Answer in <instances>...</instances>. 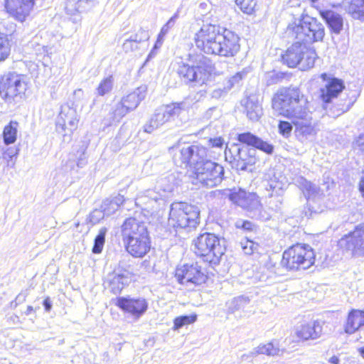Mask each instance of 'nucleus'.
Returning a JSON list of instances; mask_svg holds the SVG:
<instances>
[{
  "label": "nucleus",
  "instance_id": "obj_1",
  "mask_svg": "<svg viewBox=\"0 0 364 364\" xmlns=\"http://www.w3.org/2000/svg\"><path fill=\"white\" fill-rule=\"evenodd\" d=\"M193 41L196 48L207 55L230 58L240 50L239 36L218 23L203 21Z\"/></svg>",
  "mask_w": 364,
  "mask_h": 364
},
{
  "label": "nucleus",
  "instance_id": "obj_2",
  "mask_svg": "<svg viewBox=\"0 0 364 364\" xmlns=\"http://www.w3.org/2000/svg\"><path fill=\"white\" fill-rule=\"evenodd\" d=\"M236 139L239 143L227 146L225 157L237 171H247L249 166L255 164L257 160L256 149L268 155L272 154L274 150L273 144L250 132L237 134Z\"/></svg>",
  "mask_w": 364,
  "mask_h": 364
},
{
  "label": "nucleus",
  "instance_id": "obj_3",
  "mask_svg": "<svg viewBox=\"0 0 364 364\" xmlns=\"http://www.w3.org/2000/svg\"><path fill=\"white\" fill-rule=\"evenodd\" d=\"M121 232L125 250L131 256L142 258L149 252L151 241L144 222L128 218L121 226Z\"/></svg>",
  "mask_w": 364,
  "mask_h": 364
},
{
  "label": "nucleus",
  "instance_id": "obj_4",
  "mask_svg": "<svg viewBox=\"0 0 364 364\" xmlns=\"http://www.w3.org/2000/svg\"><path fill=\"white\" fill-rule=\"evenodd\" d=\"M307 98L296 87L280 88L272 99V107L278 115L289 119L308 107Z\"/></svg>",
  "mask_w": 364,
  "mask_h": 364
},
{
  "label": "nucleus",
  "instance_id": "obj_5",
  "mask_svg": "<svg viewBox=\"0 0 364 364\" xmlns=\"http://www.w3.org/2000/svg\"><path fill=\"white\" fill-rule=\"evenodd\" d=\"M286 33L293 39L309 44L323 41L325 28L316 18L301 16L298 22L295 21L287 26Z\"/></svg>",
  "mask_w": 364,
  "mask_h": 364
},
{
  "label": "nucleus",
  "instance_id": "obj_6",
  "mask_svg": "<svg viewBox=\"0 0 364 364\" xmlns=\"http://www.w3.org/2000/svg\"><path fill=\"white\" fill-rule=\"evenodd\" d=\"M199 215L198 206L185 202H174L170 207L168 225L176 232H190L199 224Z\"/></svg>",
  "mask_w": 364,
  "mask_h": 364
},
{
  "label": "nucleus",
  "instance_id": "obj_7",
  "mask_svg": "<svg viewBox=\"0 0 364 364\" xmlns=\"http://www.w3.org/2000/svg\"><path fill=\"white\" fill-rule=\"evenodd\" d=\"M147 85H141L132 92L124 95L121 100L114 105L102 120L105 127L119 123L129 112L135 110L147 95Z\"/></svg>",
  "mask_w": 364,
  "mask_h": 364
},
{
  "label": "nucleus",
  "instance_id": "obj_8",
  "mask_svg": "<svg viewBox=\"0 0 364 364\" xmlns=\"http://www.w3.org/2000/svg\"><path fill=\"white\" fill-rule=\"evenodd\" d=\"M194 252L210 266L218 264L225 247L220 238L210 232L199 235L194 240Z\"/></svg>",
  "mask_w": 364,
  "mask_h": 364
},
{
  "label": "nucleus",
  "instance_id": "obj_9",
  "mask_svg": "<svg viewBox=\"0 0 364 364\" xmlns=\"http://www.w3.org/2000/svg\"><path fill=\"white\" fill-rule=\"evenodd\" d=\"M188 56L192 64L179 63L176 70L178 77L186 84L203 83L211 71V60L203 54Z\"/></svg>",
  "mask_w": 364,
  "mask_h": 364
},
{
  "label": "nucleus",
  "instance_id": "obj_10",
  "mask_svg": "<svg viewBox=\"0 0 364 364\" xmlns=\"http://www.w3.org/2000/svg\"><path fill=\"white\" fill-rule=\"evenodd\" d=\"M315 262L313 249L306 244H296L285 250L280 265L288 271L307 269Z\"/></svg>",
  "mask_w": 364,
  "mask_h": 364
},
{
  "label": "nucleus",
  "instance_id": "obj_11",
  "mask_svg": "<svg viewBox=\"0 0 364 364\" xmlns=\"http://www.w3.org/2000/svg\"><path fill=\"white\" fill-rule=\"evenodd\" d=\"M27 84L24 77L16 72L0 75V97L8 105H15L25 97Z\"/></svg>",
  "mask_w": 364,
  "mask_h": 364
},
{
  "label": "nucleus",
  "instance_id": "obj_12",
  "mask_svg": "<svg viewBox=\"0 0 364 364\" xmlns=\"http://www.w3.org/2000/svg\"><path fill=\"white\" fill-rule=\"evenodd\" d=\"M228 198L246 210L253 219L267 221L271 218L270 214L263 208L259 198L255 193L247 192L242 188H234L230 191Z\"/></svg>",
  "mask_w": 364,
  "mask_h": 364
},
{
  "label": "nucleus",
  "instance_id": "obj_13",
  "mask_svg": "<svg viewBox=\"0 0 364 364\" xmlns=\"http://www.w3.org/2000/svg\"><path fill=\"white\" fill-rule=\"evenodd\" d=\"M316 57L314 50L301 41L296 40L282 55V60L289 68L299 67L301 70H307L314 66Z\"/></svg>",
  "mask_w": 364,
  "mask_h": 364
},
{
  "label": "nucleus",
  "instance_id": "obj_14",
  "mask_svg": "<svg viewBox=\"0 0 364 364\" xmlns=\"http://www.w3.org/2000/svg\"><path fill=\"white\" fill-rule=\"evenodd\" d=\"M183 102L163 105L156 108L150 119L144 125V132L151 134L160 127L173 122L185 109Z\"/></svg>",
  "mask_w": 364,
  "mask_h": 364
},
{
  "label": "nucleus",
  "instance_id": "obj_15",
  "mask_svg": "<svg viewBox=\"0 0 364 364\" xmlns=\"http://www.w3.org/2000/svg\"><path fill=\"white\" fill-rule=\"evenodd\" d=\"M197 181L203 187L212 188L220 185L223 178L225 170L223 166L213 161L210 158L193 171Z\"/></svg>",
  "mask_w": 364,
  "mask_h": 364
},
{
  "label": "nucleus",
  "instance_id": "obj_16",
  "mask_svg": "<svg viewBox=\"0 0 364 364\" xmlns=\"http://www.w3.org/2000/svg\"><path fill=\"white\" fill-rule=\"evenodd\" d=\"M291 120L295 127V136L299 141L307 144L315 139L318 130V123L313 119L312 112L308 107Z\"/></svg>",
  "mask_w": 364,
  "mask_h": 364
},
{
  "label": "nucleus",
  "instance_id": "obj_17",
  "mask_svg": "<svg viewBox=\"0 0 364 364\" xmlns=\"http://www.w3.org/2000/svg\"><path fill=\"white\" fill-rule=\"evenodd\" d=\"M175 277L179 284L186 287L200 285L208 279L206 269L203 268L198 262L184 264L178 267Z\"/></svg>",
  "mask_w": 364,
  "mask_h": 364
},
{
  "label": "nucleus",
  "instance_id": "obj_18",
  "mask_svg": "<svg viewBox=\"0 0 364 364\" xmlns=\"http://www.w3.org/2000/svg\"><path fill=\"white\" fill-rule=\"evenodd\" d=\"M210 158L208 149L199 144L184 146L179 153L180 166H190L193 171L199 166V164H203Z\"/></svg>",
  "mask_w": 364,
  "mask_h": 364
},
{
  "label": "nucleus",
  "instance_id": "obj_19",
  "mask_svg": "<svg viewBox=\"0 0 364 364\" xmlns=\"http://www.w3.org/2000/svg\"><path fill=\"white\" fill-rule=\"evenodd\" d=\"M79 117L75 108L69 105L61 106L56 119V131L63 136V140L70 139V136L78 124Z\"/></svg>",
  "mask_w": 364,
  "mask_h": 364
},
{
  "label": "nucleus",
  "instance_id": "obj_20",
  "mask_svg": "<svg viewBox=\"0 0 364 364\" xmlns=\"http://www.w3.org/2000/svg\"><path fill=\"white\" fill-rule=\"evenodd\" d=\"M112 301L122 311L131 315L135 319L141 318L149 306L147 300L141 296H117Z\"/></svg>",
  "mask_w": 364,
  "mask_h": 364
},
{
  "label": "nucleus",
  "instance_id": "obj_21",
  "mask_svg": "<svg viewBox=\"0 0 364 364\" xmlns=\"http://www.w3.org/2000/svg\"><path fill=\"white\" fill-rule=\"evenodd\" d=\"M320 78L323 85L319 89V97L323 103H331L346 88L344 81L331 73H323L320 75Z\"/></svg>",
  "mask_w": 364,
  "mask_h": 364
},
{
  "label": "nucleus",
  "instance_id": "obj_22",
  "mask_svg": "<svg viewBox=\"0 0 364 364\" xmlns=\"http://www.w3.org/2000/svg\"><path fill=\"white\" fill-rule=\"evenodd\" d=\"M297 186L302 191L306 200V206L304 207L303 214L308 218L313 217L314 214L323 212V208L316 205V198L319 188L304 177L300 176L296 179Z\"/></svg>",
  "mask_w": 364,
  "mask_h": 364
},
{
  "label": "nucleus",
  "instance_id": "obj_23",
  "mask_svg": "<svg viewBox=\"0 0 364 364\" xmlns=\"http://www.w3.org/2000/svg\"><path fill=\"white\" fill-rule=\"evenodd\" d=\"M341 247L350 251L354 255H364V224L357 225L355 229L341 238Z\"/></svg>",
  "mask_w": 364,
  "mask_h": 364
},
{
  "label": "nucleus",
  "instance_id": "obj_24",
  "mask_svg": "<svg viewBox=\"0 0 364 364\" xmlns=\"http://www.w3.org/2000/svg\"><path fill=\"white\" fill-rule=\"evenodd\" d=\"M36 0H4V8L10 16L23 22L30 15Z\"/></svg>",
  "mask_w": 364,
  "mask_h": 364
},
{
  "label": "nucleus",
  "instance_id": "obj_25",
  "mask_svg": "<svg viewBox=\"0 0 364 364\" xmlns=\"http://www.w3.org/2000/svg\"><path fill=\"white\" fill-rule=\"evenodd\" d=\"M178 186V181L176 180L175 175L170 174L157 181L155 188L157 189L158 192L149 190L147 191V196L157 201L162 197H166L168 193H173Z\"/></svg>",
  "mask_w": 364,
  "mask_h": 364
},
{
  "label": "nucleus",
  "instance_id": "obj_26",
  "mask_svg": "<svg viewBox=\"0 0 364 364\" xmlns=\"http://www.w3.org/2000/svg\"><path fill=\"white\" fill-rule=\"evenodd\" d=\"M322 328L321 321H312L299 326L296 329V334L298 338L304 341L315 340L321 336Z\"/></svg>",
  "mask_w": 364,
  "mask_h": 364
},
{
  "label": "nucleus",
  "instance_id": "obj_27",
  "mask_svg": "<svg viewBox=\"0 0 364 364\" xmlns=\"http://www.w3.org/2000/svg\"><path fill=\"white\" fill-rule=\"evenodd\" d=\"M127 277L116 272H110L107 274L105 281V288L112 294L119 295L122 291L131 282Z\"/></svg>",
  "mask_w": 364,
  "mask_h": 364
},
{
  "label": "nucleus",
  "instance_id": "obj_28",
  "mask_svg": "<svg viewBox=\"0 0 364 364\" xmlns=\"http://www.w3.org/2000/svg\"><path fill=\"white\" fill-rule=\"evenodd\" d=\"M241 104L244 107V111L250 120L257 122L262 116L263 109L257 96L251 95L243 100Z\"/></svg>",
  "mask_w": 364,
  "mask_h": 364
},
{
  "label": "nucleus",
  "instance_id": "obj_29",
  "mask_svg": "<svg viewBox=\"0 0 364 364\" xmlns=\"http://www.w3.org/2000/svg\"><path fill=\"white\" fill-rule=\"evenodd\" d=\"M364 326V309H351L348 314L346 323L344 326L345 332L348 334H353L361 326Z\"/></svg>",
  "mask_w": 364,
  "mask_h": 364
},
{
  "label": "nucleus",
  "instance_id": "obj_30",
  "mask_svg": "<svg viewBox=\"0 0 364 364\" xmlns=\"http://www.w3.org/2000/svg\"><path fill=\"white\" fill-rule=\"evenodd\" d=\"M251 298L246 294H241L228 299L225 304V311L227 314H233L236 312H245L250 306Z\"/></svg>",
  "mask_w": 364,
  "mask_h": 364
},
{
  "label": "nucleus",
  "instance_id": "obj_31",
  "mask_svg": "<svg viewBox=\"0 0 364 364\" xmlns=\"http://www.w3.org/2000/svg\"><path fill=\"white\" fill-rule=\"evenodd\" d=\"M320 15L331 33L335 34L341 33L343 26V19L341 15L332 10L320 11Z\"/></svg>",
  "mask_w": 364,
  "mask_h": 364
},
{
  "label": "nucleus",
  "instance_id": "obj_32",
  "mask_svg": "<svg viewBox=\"0 0 364 364\" xmlns=\"http://www.w3.org/2000/svg\"><path fill=\"white\" fill-rule=\"evenodd\" d=\"M124 200V196L118 193L115 196L104 200L100 207L102 211L105 212L106 217H108L114 214Z\"/></svg>",
  "mask_w": 364,
  "mask_h": 364
},
{
  "label": "nucleus",
  "instance_id": "obj_33",
  "mask_svg": "<svg viewBox=\"0 0 364 364\" xmlns=\"http://www.w3.org/2000/svg\"><path fill=\"white\" fill-rule=\"evenodd\" d=\"M18 122L14 121H11L9 124H7L3 132V138L4 142L6 145H9L14 144L17 138V127Z\"/></svg>",
  "mask_w": 364,
  "mask_h": 364
},
{
  "label": "nucleus",
  "instance_id": "obj_34",
  "mask_svg": "<svg viewBox=\"0 0 364 364\" xmlns=\"http://www.w3.org/2000/svg\"><path fill=\"white\" fill-rule=\"evenodd\" d=\"M129 259L123 258L119 260L117 266L112 271L116 274L124 275L132 280V268Z\"/></svg>",
  "mask_w": 364,
  "mask_h": 364
},
{
  "label": "nucleus",
  "instance_id": "obj_35",
  "mask_svg": "<svg viewBox=\"0 0 364 364\" xmlns=\"http://www.w3.org/2000/svg\"><path fill=\"white\" fill-rule=\"evenodd\" d=\"M107 232V228L102 227L100 229L98 234L95 237L94 245L92 249L94 254H100L102 252L105 242Z\"/></svg>",
  "mask_w": 364,
  "mask_h": 364
},
{
  "label": "nucleus",
  "instance_id": "obj_36",
  "mask_svg": "<svg viewBox=\"0 0 364 364\" xmlns=\"http://www.w3.org/2000/svg\"><path fill=\"white\" fill-rule=\"evenodd\" d=\"M114 85V77L112 75H109L101 80L99 85L96 89V94L98 96H105L109 93Z\"/></svg>",
  "mask_w": 364,
  "mask_h": 364
},
{
  "label": "nucleus",
  "instance_id": "obj_37",
  "mask_svg": "<svg viewBox=\"0 0 364 364\" xmlns=\"http://www.w3.org/2000/svg\"><path fill=\"white\" fill-rule=\"evenodd\" d=\"M197 320V315L192 314L190 315H183L177 316L173 320V330L177 331L182 327L193 323Z\"/></svg>",
  "mask_w": 364,
  "mask_h": 364
},
{
  "label": "nucleus",
  "instance_id": "obj_38",
  "mask_svg": "<svg viewBox=\"0 0 364 364\" xmlns=\"http://www.w3.org/2000/svg\"><path fill=\"white\" fill-rule=\"evenodd\" d=\"M289 77L287 73L272 70L266 74V82L267 85H272L282 82Z\"/></svg>",
  "mask_w": 364,
  "mask_h": 364
},
{
  "label": "nucleus",
  "instance_id": "obj_39",
  "mask_svg": "<svg viewBox=\"0 0 364 364\" xmlns=\"http://www.w3.org/2000/svg\"><path fill=\"white\" fill-rule=\"evenodd\" d=\"M256 352L258 354L274 356L279 355L280 349L277 344L275 345L273 342H269L267 344L259 345L257 346Z\"/></svg>",
  "mask_w": 364,
  "mask_h": 364
},
{
  "label": "nucleus",
  "instance_id": "obj_40",
  "mask_svg": "<svg viewBox=\"0 0 364 364\" xmlns=\"http://www.w3.org/2000/svg\"><path fill=\"white\" fill-rule=\"evenodd\" d=\"M10 50L8 36L0 33V62L4 61L9 57Z\"/></svg>",
  "mask_w": 364,
  "mask_h": 364
},
{
  "label": "nucleus",
  "instance_id": "obj_41",
  "mask_svg": "<svg viewBox=\"0 0 364 364\" xmlns=\"http://www.w3.org/2000/svg\"><path fill=\"white\" fill-rule=\"evenodd\" d=\"M235 4L245 14H252L255 10L257 0H235Z\"/></svg>",
  "mask_w": 364,
  "mask_h": 364
},
{
  "label": "nucleus",
  "instance_id": "obj_42",
  "mask_svg": "<svg viewBox=\"0 0 364 364\" xmlns=\"http://www.w3.org/2000/svg\"><path fill=\"white\" fill-rule=\"evenodd\" d=\"M132 37V41H134L137 45H139L141 43L147 41L149 38V32L148 30H145L142 28H140L136 33H126L124 36Z\"/></svg>",
  "mask_w": 364,
  "mask_h": 364
},
{
  "label": "nucleus",
  "instance_id": "obj_43",
  "mask_svg": "<svg viewBox=\"0 0 364 364\" xmlns=\"http://www.w3.org/2000/svg\"><path fill=\"white\" fill-rule=\"evenodd\" d=\"M363 4H364V0H350L346 11L353 18H359L361 15L358 13V11L360 9Z\"/></svg>",
  "mask_w": 364,
  "mask_h": 364
},
{
  "label": "nucleus",
  "instance_id": "obj_44",
  "mask_svg": "<svg viewBox=\"0 0 364 364\" xmlns=\"http://www.w3.org/2000/svg\"><path fill=\"white\" fill-rule=\"evenodd\" d=\"M179 18V11L178 10L168 20V21L162 26L159 34L163 36H166V35L169 32V31L174 27L176 21Z\"/></svg>",
  "mask_w": 364,
  "mask_h": 364
},
{
  "label": "nucleus",
  "instance_id": "obj_45",
  "mask_svg": "<svg viewBox=\"0 0 364 364\" xmlns=\"http://www.w3.org/2000/svg\"><path fill=\"white\" fill-rule=\"evenodd\" d=\"M283 203V196L280 193H277L276 195H274L272 193L270 195V200L269 201V208L272 210L277 212L281 210L282 205Z\"/></svg>",
  "mask_w": 364,
  "mask_h": 364
},
{
  "label": "nucleus",
  "instance_id": "obj_46",
  "mask_svg": "<svg viewBox=\"0 0 364 364\" xmlns=\"http://www.w3.org/2000/svg\"><path fill=\"white\" fill-rule=\"evenodd\" d=\"M240 245L242 251L246 255H252L257 249L258 247V244L247 238L242 240L240 242Z\"/></svg>",
  "mask_w": 364,
  "mask_h": 364
},
{
  "label": "nucleus",
  "instance_id": "obj_47",
  "mask_svg": "<svg viewBox=\"0 0 364 364\" xmlns=\"http://www.w3.org/2000/svg\"><path fill=\"white\" fill-rule=\"evenodd\" d=\"M246 75V73L244 71L237 72L234 75L231 76L224 83L230 90L235 86L240 84L244 77Z\"/></svg>",
  "mask_w": 364,
  "mask_h": 364
},
{
  "label": "nucleus",
  "instance_id": "obj_48",
  "mask_svg": "<svg viewBox=\"0 0 364 364\" xmlns=\"http://www.w3.org/2000/svg\"><path fill=\"white\" fill-rule=\"evenodd\" d=\"M105 217H106V215L101 208H95L90 213L89 222L92 225H95L100 223Z\"/></svg>",
  "mask_w": 364,
  "mask_h": 364
},
{
  "label": "nucleus",
  "instance_id": "obj_49",
  "mask_svg": "<svg viewBox=\"0 0 364 364\" xmlns=\"http://www.w3.org/2000/svg\"><path fill=\"white\" fill-rule=\"evenodd\" d=\"M80 0H66L65 9L68 14H74L76 12H80Z\"/></svg>",
  "mask_w": 364,
  "mask_h": 364
},
{
  "label": "nucleus",
  "instance_id": "obj_50",
  "mask_svg": "<svg viewBox=\"0 0 364 364\" xmlns=\"http://www.w3.org/2000/svg\"><path fill=\"white\" fill-rule=\"evenodd\" d=\"M122 48L124 52L129 53L139 50V46L134 41H132V37H129L127 36L122 44Z\"/></svg>",
  "mask_w": 364,
  "mask_h": 364
},
{
  "label": "nucleus",
  "instance_id": "obj_51",
  "mask_svg": "<svg viewBox=\"0 0 364 364\" xmlns=\"http://www.w3.org/2000/svg\"><path fill=\"white\" fill-rule=\"evenodd\" d=\"M293 123L287 121H279L278 124V129L279 133L283 136H289L292 131Z\"/></svg>",
  "mask_w": 364,
  "mask_h": 364
},
{
  "label": "nucleus",
  "instance_id": "obj_52",
  "mask_svg": "<svg viewBox=\"0 0 364 364\" xmlns=\"http://www.w3.org/2000/svg\"><path fill=\"white\" fill-rule=\"evenodd\" d=\"M237 228H240L246 231L252 232L256 230V225L249 220H240L235 223Z\"/></svg>",
  "mask_w": 364,
  "mask_h": 364
},
{
  "label": "nucleus",
  "instance_id": "obj_53",
  "mask_svg": "<svg viewBox=\"0 0 364 364\" xmlns=\"http://www.w3.org/2000/svg\"><path fill=\"white\" fill-rule=\"evenodd\" d=\"M164 38L165 37L163 36H161V34H159V33L158 34L157 39L154 45V47L152 48L151 50L150 51V53L148 55V57L146 59L147 60L154 58L156 55L158 50L161 47V46L164 43Z\"/></svg>",
  "mask_w": 364,
  "mask_h": 364
},
{
  "label": "nucleus",
  "instance_id": "obj_54",
  "mask_svg": "<svg viewBox=\"0 0 364 364\" xmlns=\"http://www.w3.org/2000/svg\"><path fill=\"white\" fill-rule=\"evenodd\" d=\"M229 90H230L228 89V87L224 83V85L223 87H218L212 91L211 97L213 98L219 99V98L226 95Z\"/></svg>",
  "mask_w": 364,
  "mask_h": 364
},
{
  "label": "nucleus",
  "instance_id": "obj_55",
  "mask_svg": "<svg viewBox=\"0 0 364 364\" xmlns=\"http://www.w3.org/2000/svg\"><path fill=\"white\" fill-rule=\"evenodd\" d=\"M208 142V145L213 148L222 149L224 146V139L221 136L210 138Z\"/></svg>",
  "mask_w": 364,
  "mask_h": 364
},
{
  "label": "nucleus",
  "instance_id": "obj_56",
  "mask_svg": "<svg viewBox=\"0 0 364 364\" xmlns=\"http://www.w3.org/2000/svg\"><path fill=\"white\" fill-rule=\"evenodd\" d=\"M86 148L82 146L80 151H77L79 156L77 157V166L82 168L87 164V157L85 154Z\"/></svg>",
  "mask_w": 364,
  "mask_h": 364
},
{
  "label": "nucleus",
  "instance_id": "obj_57",
  "mask_svg": "<svg viewBox=\"0 0 364 364\" xmlns=\"http://www.w3.org/2000/svg\"><path fill=\"white\" fill-rule=\"evenodd\" d=\"M80 12L85 11L88 9H90L91 7L94 5V1L93 0H80Z\"/></svg>",
  "mask_w": 364,
  "mask_h": 364
},
{
  "label": "nucleus",
  "instance_id": "obj_58",
  "mask_svg": "<svg viewBox=\"0 0 364 364\" xmlns=\"http://www.w3.org/2000/svg\"><path fill=\"white\" fill-rule=\"evenodd\" d=\"M17 154V151L14 148H8L3 153V158L4 159H12V158Z\"/></svg>",
  "mask_w": 364,
  "mask_h": 364
},
{
  "label": "nucleus",
  "instance_id": "obj_59",
  "mask_svg": "<svg viewBox=\"0 0 364 364\" xmlns=\"http://www.w3.org/2000/svg\"><path fill=\"white\" fill-rule=\"evenodd\" d=\"M43 306L44 307V310L46 312H50L53 307V303L49 296H46L43 301Z\"/></svg>",
  "mask_w": 364,
  "mask_h": 364
},
{
  "label": "nucleus",
  "instance_id": "obj_60",
  "mask_svg": "<svg viewBox=\"0 0 364 364\" xmlns=\"http://www.w3.org/2000/svg\"><path fill=\"white\" fill-rule=\"evenodd\" d=\"M355 144L360 150L364 152V134H360L355 141Z\"/></svg>",
  "mask_w": 364,
  "mask_h": 364
},
{
  "label": "nucleus",
  "instance_id": "obj_61",
  "mask_svg": "<svg viewBox=\"0 0 364 364\" xmlns=\"http://www.w3.org/2000/svg\"><path fill=\"white\" fill-rule=\"evenodd\" d=\"M25 300V296L21 295V294H18L16 297L14 301L11 302V305H13L14 303H15L14 306L16 307L19 303Z\"/></svg>",
  "mask_w": 364,
  "mask_h": 364
},
{
  "label": "nucleus",
  "instance_id": "obj_62",
  "mask_svg": "<svg viewBox=\"0 0 364 364\" xmlns=\"http://www.w3.org/2000/svg\"><path fill=\"white\" fill-rule=\"evenodd\" d=\"M328 362L331 364H341V360L338 356L333 355L328 359Z\"/></svg>",
  "mask_w": 364,
  "mask_h": 364
},
{
  "label": "nucleus",
  "instance_id": "obj_63",
  "mask_svg": "<svg viewBox=\"0 0 364 364\" xmlns=\"http://www.w3.org/2000/svg\"><path fill=\"white\" fill-rule=\"evenodd\" d=\"M359 190L362 193V196L364 197V176L361 178L359 183Z\"/></svg>",
  "mask_w": 364,
  "mask_h": 364
},
{
  "label": "nucleus",
  "instance_id": "obj_64",
  "mask_svg": "<svg viewBox=\"0 0 364 364\" xmlns=\"http://www.w3.org/2000/svg\"><path fill=\"white\" fill-rule=\"evenodd\" d=\"M358 13L361 15L359 18H355V19H360L364 21V4L361 6L360 9L358 11Z\"/></svg>",
  "mask_w": 364,
  "mask_h": 364
}]
</instances>
